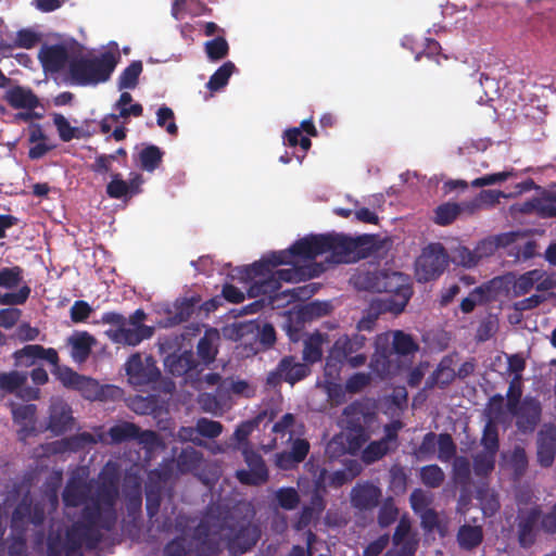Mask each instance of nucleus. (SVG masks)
<instances>
[{"label": "nucleus", "instance_id": "a878e982", "mask_svg": "<svg viewBox=\"0 0 556 556\" xmlns=\"http://www.w3.org/2000/svg\"><path fill=\"white\" fill-rule=\"evenodd\" d=\"M165 368L176 377L185 376L191 371H198L200 363L195 359L192 351L172 353L164 361Z\"/></svg>", "mask_w": 556, "mask_h": 556}, {"label": "nucleus", "instance_id": "49530a36", "mask_svg": "<svg viewBox=\"0 0 556 556\" xmlns=\"http://www.w3.org/2000/svg\"><path fill=\"white\" fill-rule=\"evenodd\" d=\"M141 61H132L119 75L117 86L119 90L135 89L142 73Z\"/></svg>", "mask_w": 556, "mask_h": 556}, {"label": "nucleus", "instance_id": "f3484780", "mask_svg": "<svg viewBox=\"0 0 556 556\" xmlns=\"http://www.w3.org/2000/svg\"><path fill=\"white\" fill-rule=\"evenodd\" d=\"M165 483V473L161 470H152L144 485L146 510L150 521L159 515Z\"/></svg>", "mask_w": 556, "mask_h": 556}, {"label": "nucleus", "instance_id": "c03bdc74", "mask_svg": "<svg viewBox=\"0 0 556 556\" xmlns=\"http://www.w3.org/2000/svg\"><path fill=\"white\" fill-rule=\"evenodd\" d=\"M235 70L236 66L231 61L225 62L210 77L206 84L207 89H210L211 91H218L223 89L228 84V80L233 74Z\"/></svg>", "mask_w": 556, "mask_h": 556}, {"label": "nucleus", "instance_id": "b1692460", "mask_svg": "<svg viewBox=\"0 0 556 556\" xmlns=\"http://www.w3.org/2000/svg\"><path fill=\"white\" fill-rule=\"evenodd\" d=\"M153 332V327H127V325H124L121 328L106 330L105 334L114 343L136 346L143 340L151 338Z\"/></svg>", "mask_w": 556, "mask_h": 556}, {"label": "nucleus", "instance_id": "e433bc0d", "mask_svg": "<svg viewBox=\"0 0 556 556\" xmlns=\"http://www.w3.org/2000/svg\"><path fill=\"white\" fill-rule=\"evenodd\" d=\"M327 471L325 469L321 470L319 477L315 481V488L312 492L309 503L305 505L306 507L311 508L313 511H315V515L321 516L323 511L326 508V501H325V494L327 492L326 485H325V476Z\"/></svg>", "mask_w": 556, "mask_h": 556}, {"label": "nucleus", "instance_id": "3c124183", "mask_svg": "<svg viewBox=\"0 0 556 556\" xmlns=\"http://www.w3.org/2000/svg\"><path fill=\"white\" fill-rule=\"evenodd\" d=\"M481 444L484 451L497 454L500 448L498 429L493 419H489L483 428Z\"/></svg>", "mask_w": 556, "mask_h": 556}, {"label": "nucleus", "instance_id": "a19ab883", "mask_svg": "<svg viewBox=\"0 0 556 556\" xmlns=\"http://www.w3.org/2000/svg\"><path fill=\"white\" fill-rule=\"evenodd\" d=\"M27 378L28 375L23 371H0V390L5 393H16L18 389L25 386Z\"/></svg>", "mask_w": 556, "mask_h": 556}, {"label": "nucleus", "instance_id": "6ab92c4d", "mask_svg": "<svg viewBox=\"0 0 556 556\" xmlns=\"http://www.w3.org/2000/svg\"><path fill=\"white\" fill-rule=\"evenodd\" d=\"M245 463L249 469H240L236 478L244 485H262L268 480V469L263 457L257 453L245 454Z\"/></svg>", "mask_w": 556, "mask_h": 556}, {"label": "nucleus", "instance_id": "ea45409f", "mask_svg": "<svg viewBox=\"0 0 556 556\" xmlns=\"http://www.w3.org/2000/svg\"><path fill=\"white\" fill-rule=\"evenodd\" d=\"M408 475L400 464H394L389 469V490L395 495H402L407 490Z\"/></svg>", "mask_w": 556, "mask_h": 556}, {"label": "nucleus", "instance_id": "2f4dec72", "mask_svg": "<svg viewBox=\"0 0 556 556\" xmlns=\"http://www.w3.org/2000/svg\"><path fill=\"white\" fill-rule=\"evenodd\" d=\"M163 155L164 152L157 146L148 144L134 159L142 170L153 173L162 164Z\"/></svg>", "mask_w": 556, "mask_h": 556}, {"label": "nucleus", "instance_id": "e2e57ef3", "mask_svg": "<svg viewBox=\"0 0 556 556\" xmlns=\"http://www.w3.org/2000/svg\"><path fill=\"white\" fill-rule=\"evenodd\" d=\"M41 41V35L30 28L20 29L14 38L13 47L33 49Z\"/></svg>", "mask_w": 556, "mask_h": 556}, {"label": "nucleus", "instance_id": "c9c22d12", "mask_svg": "<svg viewBox=\"0 0 556 556\" xmlns=\"http://www.w3.org/2000/svg\"><path fill=\"white\" fill-rule=\"evenodd\" d=\"M483 540L480 526L464 525L457 532V542L463 549L471 551L479 546Z\"/></svg>", "mask_w": 556, "mask_h": 556}, {"label": "nucleus", "instance_id": "5fc2aeb1", "mask_svg": "<svg viewBox=\"0 0 556 556\" xmlns=\"http://www.w3.org/2000/svg\"><path fill=\"white\" fill-rule=\"evenodd\" d=\"M399 516V509L395 506L394 500L392 496H388L382 501V504L379 508L378 513V525L381 528H387L392 525Z\"/></svg>", "mask_w": 556, "mask_h": 556}, {"label": "nucleus", "instance_id": "09e8293b", "mask_svg": "<svg viewBox=\"0 0 556 556\" xmlns=\"http://www.w3.org/2000/svg\"><path fill=\"white\" fill-rule=\"evenodd\" d=\"M391 451H394L391 445H388L382 440L371 441L362 452V459L365 464H374Z\"/></svg>", "mask_w": 556, "mask_h": 556}, {"label": "nucleus", "instance_id": "603ef678", "mask_svg": "<svg viewBox=\"0 0 556 556\" xmlns=\"http://www.w3.org/2000/svg\"><path fill=\"white\" fill-rule=\"evenodd\" d=\"M470 463L465 456H457L454 458L452 467V477L456 484L465 486L470 481Z\"/></svg>", "mask_w": 556, "mask_h": 556}, {"label": "nucleus", "instance_id": "37998d69", "mask_svg": "<svg viewBox=\"0 0 556 556\" xmlns=\"http://www.w3.org/2000/svg\"><path fill=\"white\" fill-rule=\"evenodd\" d=\"M346 362L333 350L329 349L324 365V381L340 380L341 371Z\"/></svg>", "mask_w": 556, "mask_h": 556}, {"label": "nucleus", "instance_id": "a211bd4d", "mask_svg": "<svg viewBox=\"0 0 556 556\" xmlns=\"http://www.w3.org/2000/svg\"><path fill=\"white\" fill-rule=\"evenodd\" d=\"M12 357L15 367H31L38 359L47 361L49 364L59 362V354L53 348H45L40 344H27L16 350Z\"/></svg>", "mask_w": 556, "mask_h": 556}, {"label": "nucleus", "instance_id": "7c9ffc66", "mask_svg": "<svg viewBox=\"0 0 556 556\" xmlns=\"http://www.w3.org/2000/svg\"><path fill=\"white\" fill-rule=\"evenodd\" d=\"M132 102V96L124 91L121 93L119 99L114 104V110L118 113H111L110 118L117 123L119 118L127 119L130 116L139 117L143 113V108L140 103H131Z\"/></svg>", "mask_w": 556, "mask_h": 556}, {"label": "nucleus", "instance_id": "0e129e2a", "mask_svg": "<svg viewBox=\"0 0 556 556\" xmlns=\"http://www.w3.org/2000/svg\"><path fill=\"white\" fill-rule=\"evenodd\" d=\"M223 425L219 421L205 417L199 418L195 425L197 432L207 439H215L223 432Z\"/></svg>", "mask_w": 556, "mask_h": 556}, {"label": "nucleus", "instance_id": "20e7f679", "mask_svg": "<svg viewBox=\"0 0 556 556\" xmlns=\"http://www.w3.org/2000/svg\"><path fill=\"white\" fill-rule=\"evenodd\" d=\"M357 290L387 293L384 309L395 315L401 314L413 295L410 279L400 271L375 270L361 271L352 277Z\"/></svg>", "mask_w": 556, "mask_h": 556}, {"label": "nucleus", "instance_id": "6e6d98bb", "mask_svg": "<svg viewBox=\"0 0 556 556\" xmlns=\"http://www.w3.org/2000/svg\"><path fill=\"white\" fill-rule=\"evenodd\" d=\"M36 412L35 404L11 405L13 421L23 427H27L35 421Z\"/></svg>", "mask_w": 556, "mask_h": 556}, {"label": "nucleus", "instance_id": "c85d7f7f", "mask_svg": "<svg viewBox=\"0 0 556 556\" xmlns=\"http://www.w3.org/2000/svg\"><path fill=\"white\" fill-rule=\"evenodd\" d=\"M72 346L71 356L77 363H84L91 354L92 346L96 344L93 336L87 331L76 332L70 339Z\"/></svg>", "mask_w": 556, "mask_h": 556}, {"label": "nucleus", "instance_id": "aec40b11", "mask_svg": "<svg viewBox=\"0 0 556 556\" xmlns=\"http://www.w3.org/2000/svg\"><path fill=\"white\" fill-rule=\"evenodd\" d=\"M382 497V490L374 483L366 481L357 482L351 490V504L361 511L375 509Z\"/></svg>", "mask_w": 556, "mask_h": 556}, {"label": "nucleus", "instance_id": "bb28decb", "mask_svg": "<svg viewBox=\"0 0 556 556\" xmlns=\"http://www.w3.org/2000/svg\"><path fill=\"white\" fill-rule=\"evenodd\" d=\"M3 100L15 110H35L40 104L38 97L30 88L18 85L8 89Z\"/></svg>", "mask_w": 556, "mask_h": 556}, {"label": "nucleus", "instance_id": "473e14b6", "mask_svg": "<svg viewBox=\"0 0 556 556\" xmlns=\"http://www.w3.org/2000/svg\"><path fill=\"white\" fill-rule=\"evenodd\" d=\"M30 513L31 501L27 497L22 498V501L15 506L11 516L10 527L13 535L26 536Z\"/></svg>", "mask_w": 556, "mask_h": 556}, {"label": "nucleus", "instance_id": "79ce46f5", "mask_svg": "<svg viewBox=\"0 0 556 556\" xmlns=\"http://www.w3.org/2000/svg\"><path fill=\"white\" fill-rule=\"evenodd\" d=\"M346 362L333 350L329 349L324 365V381L340 380L341 371Z\"/></svg>", "mask_w": 556, "mask_h": 556}, {"label": "nucleus", "instance_id": "2eb2a0df", "mask_svg": "<svg viewBox=\"0 0 556 556\" xmlns=\"http://www.w3.org/2000/svg\"><path fill=\"white\" fill-rule=\"evenodd\" d=\"M311 374L307 364L298 362L292 355L282 357L274 371L268 375L269 383H278L280 381L288 382L293 386L305 379Z\"/></svg>", "mask_w": 556, "mask_h": 556}, {"label": "nucleus", "instance_id": "9b49d317", "mask_svg": "<svg viewBox=\"0 0 556 556\" xmlns=\"http://www.w3.org/2000/svg\"><path fill=\"white\" fill-rule=\"evenodd\" d=\"M125 370L129 382L136 387L157 382L161 378V370L151 355L143 358L139 353L132 354L125 364Z\"/></svg>", "mask_w": 556, "mask_h": 556}, {"label": "nucleus", "instance_id": "f704fd0d", "mask_svg": "<svg viewBox=\"0 0 556 556\" xmlns=\"http://www.w3.org/2000/svg\"><path fill=\"white\" fill-rule=\"evenodd\" d=\"M325 339V334L315 332L304 341L303 361L305 364L309 366L321 361Z\"/></svg>", "mask_w": 556, "mask_h": 556}, {"label": "nucleus", "instance_id": "c756f323", "mask_svg": "<svg viewBox=\"0 0 556 556\" xmlns=\"http://www.w3.org/2000/svg\"><path fill=\"white\" fill-rule=\"evenodd\" d=\"M125 504L127 516L137 521L142 516V488L139 480H135L131 485L125 488Z\"/></svg>", "mask_w": 556, "mask_h": 556}, {"label": "nucleus", "instance_id": "4c0bfd02", "mask_svg": "<svg viewBox=\"0 0 556 556\" xmlns=\"http://www.w3.org/2000/svg\"><path fill=\"white\" fill-rule=\"evenodd\" d=\"M419 350V344L413 339L410 334L402 330L393 332V351L394 354L400 356L414 355Z\"/></svg>", "mask_w": 556, "mask_h": 556}, {"label": "nucleus", "instance_id": "72a5a7b5", "mask_svg": "<svg viewBox=\"0 0 556 556\" xmlns=\"http://www.w3.org/2000/svg\"><path fill=\"white\" fill-rule=\"evenodd\" d=\"M450 365L451 361L443 358L438 368L427 378L425 382V390H431L435 386L444 389L451 384L456 377V372Z\"/></svg>", "mask_w": 556, "mask_h": 556}, {"label": "nucleus", "instance_id": "bf43d9fd", "mask_svg": "<svg viewBox=\"0 0 556 556\" xmlns=\"http://www.w3.org/2000/svg\"><path fill=\"white\" fill-rule=\"evenodd\" d=\"M437 445H438V450H439L438 458L441 462H448L452 458L457 457L456 456L457 446L450 433H446V432L440 433L438 435Z\"/></svg>", "mask_w": 556, "mask_h": 556}, {"label": "nucleus", "instance_id": "dca6fc26", "mask_svg": "<svg viewBox=\"0 0 556 556\" xmlns=\"http://www.w3.org/2000/svg\"><path fill=\"white\" fill-rule=\"evenodd\" d=\"M516 417V427L523 433L533 432L541 420L542 406L538 399L526 396L520 406L510 413Z\"/></svg>", "mask_w": 556, "mask_h": 556}, {"label": "nucleus", "instance_id": "f8f14e48", "mask_svg": "<svg viewBox=\"0 0 556 556\" xmlns=\"http://www.w3.org/2000/svg\"><path fill=\"white\" fill-rule=\"evenodd\" d=\"M366 343L367 338L356 332L340 336L330 349L340 355L351 368H358L367 362V355L362 352Z\"/></svg>", "mask_w": 556, "mask_h": 556}, {"label": "nucleus", "instance_id": "4468645a", "mask_svg": "<svg viewBox=\"0 0 556 556\" xmlns=\"http://www.w3.org/2000/svg\"><path fill=\"white\" fill-rule=\"evenodd\" d=\"M108 434L111 444H121L129 441H137L140 444L152 445L157 440V434L153 430H141L134 422L122 421L112 426Z\"/></svg>", "mask_w": 556, "mask_h": 556}, {"label": "nucleus", "instance_id": "69168bd1", "mask_svg": "<svg viewBox=\"0 0 556 556\" xmlns=\"http://www.w3.org/2000/svg\"><path fill=\"white\" fill-rule=\"evenodd\" d=\"M274 275L277 279H279V283L285 282H295L305 280L306 278L312 277L311 274H307L305 268L292 266L291 268H283L274 271Z\"/></svg>", "mask_w": 556, "mask_h": 556}, {"label": "nucleus", "instance_id": "f257e3e1", "mask_svg": "<svg viewBox=\"0 0 556 556\" xmlns=\"http://www.w3.org/2000/svg\"><path fill=\"white\" fill-rule=\"evenodd\" d=\"M118 495V484L114 478H104L97 483L71 479L62 492V500L66 507L84 505L81 511L87 507L92 508L96 514L90 527L102 532L111 531L116 525Z\"/></svg>", "mask_w": 556, "mask_h": 556}, {"label": "nucleus", "instance_id": "423d86ee", "mask_svg": "<svg viewBox=\"0 0 556 556\" xmlns=\"http://www.w3.org/2000/svg\"><path fill=\"white\" fill-rule=\"evenodd\" d=\"M372 239L369 235L352 237L345 233H325V253H330L338 264L356 262L369 256Z\"/></svg>", "mask_w": 556, "mask_h": 556}, {"label": "nucleus", "instance_id": "4be33fe9", "mask_svg": "<svg viewBox=\"0 0 556 556\" xmlns=\"http://www.w3.org/2000/svg\"><path fill=\"white\" fill-rule=\"evenodd\" d=\"M375 353L371 357L370 368L380 376L389 374L391 368L390 356L394 353L393 341L389 332H382L375 338Z\"/></svg>", "mask_w": 556, "mask_h": 556}, {"label": "nucleus", "instance_id": "393cba45", "mask_svg": "<svg viewBox=\"0 0 556 556\" xmlns=\"http://www.w3.org/2000/svg\"><path fill=\"white\" fill-rule=\"evenodd\" d=\"M257 333V320L238 323L232 329V338L240 342V344L247 350L248 354H256L261 351Z\"/></svg>", "mask_w": 556, "mask_h": 556}, {"label": "nucleus", "instance_id": "412c9836", "mask_svg": "<svg viewBox=\"0 0 556 556\" xmlns=\"http://www.w3.org/2000/svg\"><path fill=\"white\" fill-rule=\"evenodd\" d=\"M143 177L138 173H130L128 181L124 180L122 174L114 173L111 175V181L106 185V194L111 199H122L124 197H132L139 194Z\"/></svg>", "mask_w": 556, "mask_h": 556}, {"label": "nucleus", "instance_id": "8fccbe9b", "mask_svg": "<svg viewBox=\"0 0 556 556\" xmlns=\"http://www.w3.org/2000/svg\"><path fill=\"white\" fill-rule=\"evenodd\" d=\"M460 215L458 203L446 202L439 205L434 211V223L440 226L452 224Z\"/></svg>", "mask_w": 556, "mask_h": 556}, {"label": "nucleus", "instance_id": "9d476101", "mask_svg": "<svg viewBox=\"0 0 556 556\" xmlns=\"http://www.w3.org/2000/svg\"><path fill=\"white\" fill-rule=\"evenodd\" d=\"M542 509L539 505L519 508L515 518L517 541L520 547L530 548L536 542L540 532Z\"/></svg>", "mask_w": 556, "mask_h": 556}, {"label": "nucleus", "instance_id": "58836bf2", "mask_svg": "<svg viewBox=\"0 0 556 556\" xmlns=\"http://www.w3.org/2000/svg\"><path fill=\"white\" fill-rule=\"evenodd\" d=\"M419 479L425 486L438 489L443 484L445 473L437 464L426 465L419 469Z\"/></svg>", "mask_w": 556, "mask_h": 556}, {"label": "nucleus", "instance_id": "864d4df0", "mask_svg": "<svg viewBox=\"0 0 556 556\" xmlns=\"http://www.w3.org/2000/svg\"><path fill=\"white\" fill-rule=\"evenodd\" d=\"M496 454L482 451L473 456V471L479 477L491 473L495 467Z\"/></svg>", "mask_w": 556, "mask_h": 556}, {"label": "nucleus", "instance_id": "f03ea898", "mask_svg": "<svg viewBox=\"0 0 556 556\" xmlns=\"http://www.w3.org/2000/svg\"><path fill=\"white\" fill-rule=\"evenodd\" d=\"M258 538L257 527L250 523L230 526L226 521L211 523L206 520H201L191 534L197 556H218L224 548L239 556L250 551Z\"/></svg>", "mask_w": 556, "mask_h": 556}, {"label": "nucleus", "instance_id": "338daca9", "mask_svg": "<svg viewBox=\"0 0 556 556\" xmlns=\"http://www.w3.org/2000/svg\"><path fill=\"white\" fill-rule=\"evenodd\" d=\"M556 455V447L553 441L542 439L538 444V460L541 466H552Z\"/></svg>", "mask_w": 556, "mask_h": 556}, {"label": "nucleus", "instance_id": "774afa93", "mask_svg": "<svg viewBox=\"0 0 556 556\" xmlns=\"http://www.w3.org/2000/svg\"><path fill=\"white\" fill-rule=\"evenodd\" d=\"M276 498L281 508L291 510L300 503V496L293 488H281L276 493Z\"/></svg>", "mask_w": 556, "mask_h": 556}, {"label": "nucleus", "instance_id": "5701e85b", "mask_svg": "<svg viewBox=\"0 0 556 556\" xmlns=\"http://www.w3.org/2000/svg\"><path fill=\"white\" fill-rule=\"evenodd\" d=\"M38 59L46 72L59 73L70 63L68 50L64 45H43Z\"/></svg>", "mask_w": 556, "mask_h": 556}, {"label": "nucleus", "instance_id": "ddd939ff", "mask_svg": "<svg viewBox=\"0 0 556 556\" xmlns=\"http://www.w3.org/2000/svg\"><path fill=\"white\" fill-rule=\"evenodd\" d=\"M346 429L355 433L357 439L366 441L368 438L367 428L375 421L376 413L362 401H354L343 409Z\"/></svg>", "mask_w": 556, "mask_h": 556}, {"label": "nucleus", "instance_id": "0eeeda50", "mask_svg": "<svg viewBox=\"0 0 556 556\" xmlns=\"http://www.w3.org/2000/svg\"><path fill=\"white\" fill-rule=\"evenodd\" d=\"M270 260L271 253L239 269L240 278L251 282L248 290L250 298L267 296L275 299L277 296L281 285L273 270L277 265L271 264Z\"/></svg>", "mask_w": 556, "mask_h": 556}, {"label": "nucleus", "instance_id": "cd10ccee", "mask_svg": "<svg viewBox=\"0 0 556 556\" xmlns=\"http://www.w3.org/2000/svg\"><path fill=\"white\" fill-rule=\"evenodd\" d=\"M73 422L72 408L66 403L59 401L50 406L48 428L53 433H64L72 428Z\"/></svg>", "mask_w": 556, "mask_h": 556}, {"label": "nucleus", "instance_id": "7ed1b4c3", "mask_svg": "<svg viewBox=\"0 0 556 556\" xmlns=\"http://www.w3.org/2000/svg\"><path fill=\"white\" fill-rule=\"evenodd\" d=\"M94 510L87 507L80 511V518L74 521L63 534L61 529L50 530L46 544L47 556H84L83 546L93 551L103 540L99 529H91Z\"/></svg>", "mask_w": 556, "mask_h": 556}, {"label": "nucleus", "instance_id": "052dcab7", "mask_svg": "<svg viewBox=\"0 0 556 556\" xmlns=\"http://www.w3.org/2000/svg\"><path fill=\"white\" fill-rule=\"evenodd\" d=\"M197 354L203 365L207 366L213 363L217 355V349L213 343V338L204 334L198 342Z\"/></svg>", "mask_w": 556, "mask_h": 556}, {"label": "nucleus", "instance_id": "4d7b16f0", "mask_svg": "<svg viewBox=\"0 0 556 556\" xmlns=\"http://www.w3.org/2000/svg\"><path fill=\"white\" fill-rule=\"evenodd\" d=\"M204 49L207 58L211 61H219L226 58L229 53V45L227 40L218 36L212 40H208L204 45Z\"/></svg>", "mask_w": 556, "mask_h": 556}, {"label": "nucleus", "instance_id": "a18cd8bd", "mask_svg": "<svg viewBox=\"0 0 556 556\" xmlns=\"http://www.w3.org/2000/svg\"><path fill=\"white\" fill-rule=\"evenodd\" d=\"M544 275L545 271L541 269H532L520 275L513 286L515 295L521 296L527 294Z\"/></svg>", "mask_w": 556, "mask_h": 556}, {"label": "nucleus", "instance_id": "de8ad7c7", "mask_svg": "<svg viewBox=\"0 0 556 556\" xmlns=\"http://www.w3.org/2000/svg\"><path fill=\"white\" fill-rule=\"evenodd\" d=\"M200 303L199 296H191L184 299L181 302H176L174 306V315L172 316V323L175 325L187 321L195 311V307Z\"/></svg>", "mask_w": 556, "mask_h": 556}, {"label": "nucleus", "instance_id": "680f3d73", "mask_svg": "<svg viewBox=\"0 0 556 556\" xmlns=\"http://www.w3.org/2000/svg\"><path fill=\"white\" fill-rule=\"evenodd\" d=\"M23 280V269L20 266L3 267L0 269V288L13 289Z\"/></svg>", "mask_w": 556, "mask_h": 556}, {"label": "nucleus", "instance_id": "6e6552de", "mask_svg": "<svg viewBox=\"0 0 556 556\" xmlns=\"http://www.w3.org/2000/svg\"><path fill=\"white\" fill-rule=\"evenodd\" d=\"M325 253V233L309 235L295 241L289 249L271 253V264H291L294 257L305 261L315 260Z\"/></svg>", "mask_w": 556, "mask_h": 556}, {"label": "nucleus", "instance_id": "13d9d810", "mask_svg": "<svg viewBox=\"0 0 556 556\" xmlns=\"http://www.w3.org/2000/svg\"><path fill=\"white\" fill-rule=\"evenodd\" d=\"M51 365L53 366L51 370L52 375H54L65 388L74 390L83 375L74 371L68 366H61L59 362Z\"/></svg>", "mask_w": 556, "mask_h": 556}, {"label": "nucleus", "instance_id": "1a4fd4ad", "mask_svg": "<svg viewBox=\"0 0 556 556\" xmlns=\"http://www.w3.org/2000/svg\"><path fill=\"white\" fill-rule=\"evenodd\" d=\"M450 263V256L442 243H430L422 249L416 261V275L419 281L428 282L440 277Z\"/></svg>", "mask_w": 556, "mask_h": 556}, {"label": "nucleus", "instance_id": "39448f33", "mask_svg": "<svg viewBox=\"0 0 556 556\" xmlns=\"http://www.w3.org/2000/svg\"><path fill=\"white\" fill-rule=\"evenodd\" d=\"M119 60L112 51L99 55H80L71 59L68 63V79L75 86H97L110 79Z\"/></svg>", "mask_w": 556, "mask_h": 556}]
</instances>
